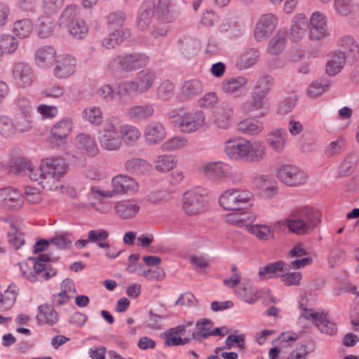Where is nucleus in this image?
<instances>
[{"label":"nucleus","instance_id":"72a5a7b5","mask_svg":"<svg viewBox=\"0 0 359 359\" xmlns=\"http://www.w3.org/2000/svg\"><path fill=\"white\" fill-rule=\"evenodd\" d=\"M186 330V326L179 325L175 327L170 328L165 333L164 344L167 346H175L187 344L189 342V338H182L180 335Z\"/></svg>","mask_w":359,"mask_h":359},{"label":"nucleus","instance_id":"473e14b6","mask_svg":"<svg viewBox=\"0 0 359 359\" xmlns=\"http://www.w3.org/2000/svg\"><path fill=\"white\" fill-rule=\"evenodd\" d=\"M287 265L283 261L270 263L259 269L258 276L260 279L265 280L281 276L280 273L287 271Z\"/></svg>","mask_w":359,"mask_h":359},{"label":"nucleus","instance_id":"8fccbe9b","mask_svg":"<svg viewBox=\"0 0 359 359\" xmlns=\"http://www.w3.org/2000/svg\"><path fill=\"white\" fill-rule=\"evenodd\" d=\"M83 118L92 125L97 126L103 121V112L98 107H90L83 110Z\"/></svg>","mask_w":359,"mask_h":359},{"label":"nucleus","instance_id":"de8ad7c7","mask_svg":"<svg viewBox=\"0 0 359 359\" xmlns=\"http://www.w3.org/2000/svg\"><path fill=\"white\" fill-rule=\"evenodd\" d=\"M238 130L243 134L255 135L262 131L263 125L259 121L245 119L238 124Z\"/></svg>","mask_w":359,"mask_h":359},{"label":"nucleus","instance_id":"052dcab7","mask_svg":"<svg viewBox=\"0 0 359 359\" xmlns=\"http://www.w3.org/2000/svg\"><path fill=\"white\" fill-rule=\"evenodd\" d=\"M15 135L12 118L6 115L0 116V135L4 138H11Z\"/></svg>","mask_w":359,"mask_h":359},{"label":"nucleus","instance_id":"cd10ccee","mask_svg":"<svg viewBox=\"0 0 359 359\" xmlns=\"http://www.w3.org/2000/svg\"><path fill=\"white\" fill-rule=\"evenodd\" d=\"M308 27V20L306 15L303 13L296 15L292 20L290 32V40L293 42L302 40L306 36Z\"/></svg>","mask_w":359,"mask_h":359},{"label":"nucleus","instance_id":"423d86ee","mask_svg":"<svg viewBox=\"0 0 359 359\" xmlns=\"http://www.w3.org/2000/svg\"><path fill=\"white\" fill-rule=\"evenodd\" d=\"M253 197V194L247 189H229L221 194L219 203L224 210H239L248 206Z\"/></svg>","mask_w":359,"mask_h":359},{"label":"nucleus","instance_id":"7c9ffc66","mask_svg":"<svg viewBox=\"0 0 359 359\" xmlns=\"http://www.w3.org/2000/svg\"><path fill=\"white\" fill-rule=\"evenodd\" d=\"M56 55L57 52L53 46H42L36 51V64L41 68L50 67L56 61Z\"/></svg>","mask_w":359,"mask_h":359},{"label":"nucleus","instance_id":"5701e85b","mask_svg":"<svg viewBox=\"0 0 359 359\" xmlns=\"http://www.w3.org/2000/svg\"><path fill=\"white\" fill-rule=\"evenodd\" d=\"M287 133L283 128H274L266 137L268 146L276 153H282L287 145Z\"/></svg>","mask_w":359,"mask_h":359},{"label":"nucleus","instance_id":"6e6552de","mask_svg":"<svg viewBox=\"0 0 359 359\" xmlns=\"http://www.w3.org/2000/svg\"><path fill=\"white\" fill-rule=\"evenodd\" d=\"M12 77L18 88L25 89L32 86L36 76L33 67L29 64L18 62L13 66Z\"/></svg>","mask_w":359,"mask_h":359},{"label":"nucleus","instance_id":"9d476101","mask_svg":"<svg viewBox=\"0 0 359 359\" xmlns=\"http://www.w3.org/2000/svg\"><path fill=\"white\" fill-rule=\"evenodd\" d=\"M183 209L187 214L194 215L203 212L205 208L204 191L192 189L184 193L182 198Z\"/></svg>","mask_w":359,"mask_h":359},{"label":"nucleus","instance_id":"9b49d317","mask_svg":"<svg viewBox=\"0 0 359 359\" xmlns=\"http://www.w3.org/2000/svg\"><path fill=\"white\" fill-rule=\"evenodd\" d=\"M111 186L116 195L134 194L139 191L140 184L133 177L119 174L111 179Z\"/></svg>","mask_w":359,"mask_h":359},{"label":"nucleus","instance_id":"3c124183","mask_svg":"<svg viewBox=\"0 0 359 359\" xmlns=\"http://www.w3.org/2000/svg\"><path fill=\"white\" fill-rule=\"evenodd\" d=\"M107 24L111 29H121L126 21V15L121 11L109 13L107 16Z\"/></svg>","mask_w":359,"mask_h":359},{"label":"nucleus","instance_id":"dca6fc26","mask_svg":"<svg viewBox=\"0 0 359 359\" xmlns=\"http://www.w3.org/2000/svg\"><path fill=\"white\" fill-rule=\"evenodd\" d=\"M72 129L71 121L67 118H62L52 127L49 137L50 142L53 147L64 144Z\"/></svg>","mask_w":359,"mask_h":359},{"label":"nucleus","instance_id":"7ed1b4c3","mask_svg":"<svg viewBox=\"0 0 359 359\" xmlns=\"http://www.w3.org/2000/svg\"><path fill=\"white\" fill-rule=\"evenodd\" d=\"M148 60V57L144 53H124L111 58L107 69L111 75L117 76L122 72H130L146 66Z\"/></svg>","mask_w":359,"mask_h":359},{"label":"nucleus","instance_id":"e433bc0d","mask_svg":"<svg viewBox=\"0 0 359 359\" xmlns=\"http://www.w3.org/2000/svg\"><path fill=\"white\" fill-rule=\"evenodd\" d=\"M287 35L286 30L279 29L271 39L267 48V52L275 55L282 53L286 46Z\"/></svg>","mask_w":359,"mask_h":359},{"label":"nucleus","instance_id":"bb28decb","mask_svg":"<svg viewBox=\"0 0 359 359\" xmlns=\"http://www.w3.org/2000/svg\"><path fill=\"white\" fill-rule=\"evenodd\" d=\"M233 114V107L228 103H223L215 111L214 123L217 128L226 130L231 126Z\"/></svg>","mask_w":359,"mask_h":359},{"label":"nucleus","instance_id":"f03ea898","mask_svg":"<svg viewBox=\"0 0 359 359\" xmlns=\"http://www.w3.org/2000/svg\"><path fill=\"white\" fill-rule=\"evenodd\" d=\"M321 214L309 206L297 207L292 209L287 218L275 223V228L285 226L289 231L297 235L311 232L320 222Z\"/></svg>","mask_w":359,"mask_h":359},{"label":"nucleus","instance_id":"aec40b11","mask_svg":"<svg viewBox=\"0 0 359 359\" xmlns=\"http://www.w3.org/2000/svg\"><path fill=\"white\" fill-rule=\"evenodd\" d=\"M154 112V106L146 103L129 107L125 111V116L133 121H146L153 117Z\"/></svg>","mask_w":359,"mask_h":359},{"label":"nucleus","instance_id":"680f3d73","mask_svg":"<svg viewBox=\"0 0 359 359\" xmlns=\"http://www.w3.org/2000/svg\"><path fill=\"white\" fill-rule=\"evenodd\" d=\"M118 94L121 96H131L140 94L138 85L135 79L126 80L119 83Z\"/></svg>","mask_w":359,"mask_h":359},{"label":"nucleus","instance_id":"13d9d810","mask_svg":"<svg viewBox=\"0 0 359 359\" xmlns=\"http://www.w3.org/2000/svg\"><path fill=\"white\" fill-rule=\"evenodd\" d=\"M47 97L60 99L63 97L65 90L62 85L55 82H48L44 84L41 92Z\"/></svg>","mask_w":359,"mask_h":359},{"label":"nucleus","instance_id":"6e6d98bb","mask_svg":"<svg viewBox=\"0 0 359 359\" xmlns=\"http://www.w3.org/2000/svg\"><path fill=\"white\" fill-rule=\"evenodd\" d=\"M187 138L182 136H175L165 141L161 147L163 151H176L183 149L188 145Z\"/></svg>","mask_w":359,"mask_h":359},{"label":"nucleus","instance_id":"a19ab883","mask_svg":"<svg viewBox=\"0 0 359 359\" xmlns=\"http://www.w3.org/2000/svg\"><path fill=\"white\" fill-rule=\"evenodd\" d=\"M39 314L36 318L39 322L54 325L58 320V314L56 311L48 304H43L38 308Z\"/></svg>","mask_w":359,"mask_h":359},{"label":"nucleus","instance_id":"2f4dec72","mask_svg":"<svg viewBox=\"0 0 359 359\" xmlns=\"http://www.w3.org/2000/svg\"><path fill=\"white\" fill-rule=\"evenodd\" d=\"M266 153V146L262 141L250 142L247 140L245 161L251 163H259L264 158Z\"/></svg>","mask_w":359,"mask_h":359},{"label":"nucleus","instance_id":"a18cd8bd","mask_svg":"<svg viewBox=\"0 0 359 359\" xmlns=\"http://www.w3.org/2000/svg\"><path fill=\"white\" fill-rule=\"evenodd\" d=\"M154 9L150 6H142L136 23L137 28L140 31L146 30L149 26L154 16Z\"/></svg>","mask_w":359,"mask_h":359},{"label":"nucleus","instance_id":"37998d69","mask_svg":"<svg viewBox=\"0 0 359 359\" xmlns=\"http://www.w3.org/2000/svg\"><path fill=\"white\" fill-rule=\"evenodd\" d=\"M126 33L127 32L124 29L114 30L102 39V46L107 49L115 48L124 41Z\"/></svg>","mask_w":359,"mask_h":359},{"label":"nucleus","instance_id":"5fc2aeb1","mask_svg":"<svg viewBox=\"0 0 359 359\" xmlns=\"http://www.w3.org/2000/svg\"><path fill=\"white\" fill-rule=\"evenodd\" d=\"M8 242L15 249H20L25 243L24 235L20 229L12 224L10 231L8 232Z\"/></svg>","mask_w":359,"mask_h":359},{"label":"nucleus","instance_id":"79ce46f5","mask_svg":"<svg viewBox=\"0 0 359 359\" xmlns=\"http://www.w3.org/2000/svg\"><path fill=\"white\" fill-rule=\"evenodd\" d=\"M239 299L249 304H252L259 299L258 292L250 284H243L235 291Z\"/></svg>","mask_w":359,"mask_h":359},{"label":"nucleus","instance_id":"0e129e2a","mask_svg":"<svg viewBox=\"0 0 359 359\" xmlns=\"http://www.w3.org/2000/svg\"><path fill=\"white\" fill-rule=\"evenodd\" d=\"M54 22L48 18L39 19L38 34L41 38H48L54 32Z\"/></svg>","mask_w":359,"mask_h":359},{"label":"nucleus","instance_id":"f257e3e1","mask_svg":"<svg viewBox=\"0 0 359 359\" xmlns=\"http://www.w3.org/2000/svg\"><path fill=\"white\" fill-rule=\"evenodd\" d=\"M11 167L14 168L15 173L27 175L43 188L55 191L59 189V180L68 170V165L62 157L43 158L38 168H34L29 161L18 159Z\"/></svg>","mask_w":359,"mask_h":359},{"label":"nucleus","instance_id":"a878e982","mask_svg":"<svg viewBox=\"0 0 359 359\" xmlns=\"http://www.w3.org/2000/svg\"><path fill=\"white\" fill-rule=\"evenodd\" d=\"M124 169L132 175L143 176L149 175L151 172L153 166L144 159L133 157L126 161Z\"/></svg>","mask_w":359,"mask_h":359},{"label":"nucleus","instance_id":"0eeeda50","mask_svg":"<svg viewBox=\"0 0 359 359\" xmlns=\"http://www.w3.org/2000/svg\"><path fill=\"white\" fill-rule=\"evenodd\" d=\"M337 14L344 18L352 27H359V3L355 0H334Z\"/></svg>","mask_w":359,"mask_h":359},{"label":"nucleus","instance_id":"c03bdc74","mask_svg":"<svg viewBox=\"0 0 359 359\" xmlns=\"http://www.w3.org/2000/svg\"><path fill=\"white\" fill-rule=\"evenodd\" d=\"M170 0H159L157 8V18L165 23L173 22L177 18V15L169 9Z\"/></svg>","mask_w":359,"mask_h":359},{"label":"nucleus","instance_id":"864d4df0","mask_svg":"<svg viewBox=\"0 0 359 359\" xmlns=\"http://www.w3.org/2000/svg\"><path fill=\"white\" fill-rule=\"evenodd\" d=\"M13 121L15 133H27L31 130L32 128V115L18 114Z\"/></svg>","mask_w":359,"mask_h":359},{"label":"nucleus","instance_id":"a211bd4d","mask_svg":"<svg viewBox=\"0 0 359 359\" xmlns=\"http://www.w3.org/2000/svg\"><path fill=\"white\" fill-rule=\"evenodd\" d=\"M24 204V199L16 189L6 187L0 189V205L11 210H20Z\"/></svg>","mask_w":359,"mask_h":359},{"label":"nucleus","instance_id":"f8f14e48","mask_svg":"<svg viewBox=\"0 0 359 359\" xmlns=\"http://www.w3.org/2000/svg\"><path fill=\"white\" fill-rule=\"evenodd\" d=\"M327 19L325 13L315 11L309 19V37L312 41H319L328 35Z\"/></svg>","mask_w":359,"mask_h":359},{"label":"nucleus","instance_id":"ea45409f","mask_svg":"<svg viewBox=\"0 0 359 359\" xmlns=\"http://www.w3.org/2000/svg\"><path fill=\"white\" fill-rule=\"evenodd\" d=\"M339 53H343L347 57H355L359 53V47L355 40L351 36H344L339 39Z\"/></svg>","mask_w":359,"mask_h":359},{"label":"nucleus","instance_id":"e2e57ef3","mask_svg":"<svg viewBox=\"0 0 359 359\" xmlns=\"http://www.w3.org/2000/svg\"><path fill=\"white\" fill-rule=\"evenodd\" d=\"M18 47V41L11 35H1L0 36V49L4 53H12Z\"/></svg>","mask_w":359,"mask_h":359},{"label":"nucleus","instance_id":"c756f323","mask_svg":"<svg viewBox=\"0 0 359 359\" xmlns=\"http://www.w3.org/2000/svg\"><path fill=\"white\" fill-rule=\"evenodd\" d=\"M266 96L252 91L251 100L244 102L241 105V109L245 113H252L260 111L259 116L262 117L266 113L263 111L266 109Z\"/></svg>","mask_w":359,"mask_h":359},{"label":"nucleus","instance_id":"f3484780","mask_svg":"<svg viewBox=\"0 0 359 359\" xmlns=\"http://www.w3.org/2000/svg\"><path fill=\"white\" fill-rule=\"evenodd\" d=\"M76 59L70 55H61L55 61L53 75L58 79H66L74 74Z\"/></svg>","mask_w":359,"mask_h":359},{"label":"nucleus","instance_id":"4468645a","mask_svg":"<svg viewBox=\"0 0 359 359\" xmlns=\"http://www.w3.org/2000/svg\"><path fill=\"white\" fill-rule=\"evenodd\" d=\"M115 215L122 220L135 218L141 210L140 202L134 198L118 201L114 204Z\"/></svg>","mask_w":359,"mask_h":359},{"label":"nucleus","instance_id":"09e8293b","mask_svg":"<svg viewBox=\"0 0 359 359\" xmlns=\"http://www.w3.org/2000/svg\"><path fill=\"white\" fill-rule=\"evenodd\" d=\"M13 30L17 36L25 39L32 34L33 24L29 19L19 20L14 22Z\"/></svg>","mask_w":359,"mask_h":359},{"label":"nucleus","instance_id":"774afa93","mask_svg":"<svg viewBox=\"0 0 359 359\" xmlns=\"http://www.w3.org/2000/svg\"><path fill=\"white\" fill-rule=\"evenodd\" d=\"M210 324L211 321L208 319H203L201 321H198L196 323L197 331L193 332L191 334L192 339L198 341L210 336V329L207 327V326Z\"/></svg>","mask_w":359,"mask_h":359},{"label":"nucleus","instance_id":"1a4fd4ad","mask_svg":"<svg viewBox=\"0 0 359 359\" xmlns=\"http://www.w3.org/2000/svg\"><path fill=\"white\" fill-rule=\"evenodd\" d=\"M278 179L289 187H297L306 183V173L299 168L292 165H283L277 172Z\"/></svg>","mask_w":359,"mask_h":359},{"label":"nucleus","instance_id":"bf43d9fd","mask_svg":"<svg viewBox=\"0 0 359 359\" xmlns=\"http://www.w3.org/2000/svg\"><path fill=\"white\" fill-rule=\"evenodd\" d=\"M67 27L69 29V34L76 39H83L88 32V25L83 20L80 18L74 21Z\"/></svg>","mask_w":359,"mask_h":359},{"label":"nucleus","instance_id":"69168bd1","mask_svg":"<svg viewBox=\"0 0 359 359\" xmlns=\"http://www.w3.org/2000/svg\"><path fill=\"white\" fill-rule=\"evenodd\" d=\"M272 85V78L269 76H263L258 79L252 91L266 97Z\"/></svg>","mask_w":359,"mask_h":359},{"label":"nucleus","instance_id":"c9c22d12","mask_svg":"<svg viewBox=\"0 0 359 359\" xmlns=\"http://www.w3.org/2000/svg\"><path fill=\"white\" fill-rule=\"evenodd\" d=\"M259 55V51L257 48H246L241 53L236 66L241 70L249 69L258 62Z\"/></svg>","mask_w":359,"mask_h":359},{"label":"nucleus","instance_id":"393cba45","mask_svg":"<svg viewBox=\"0 0 359 359\" xmlns=\"http://www.w3.org/2000/svg\"><path fill=\"white\" fill-rule=\"evenodd\" d=\"M248 83V79L243 76L225 79L222 83L224 93L240 97L245 94L244 88Z\"/></svg>","mask_w":359,"mask_h":359},{"label":"nucleus","instance_id":"4d7b16f0","mask_svg":"<svg viewBox=\"0 0 359 359\" xmlns=\"http://www.w3.org/2000/svg\"><path fill=\"white\" fill-rule=\"evenodd\" d=\"M79 8L74 5H69L65 8L60 18V25L67 27L79 18L77 17Z\"/></svg>","mask_w":359,"mask_h":359},{"label":"nucleus","instance_id":"4be33fe9","mask_svg":"<svg viewBox=\"0 0 359 359\" xmlns=\"http://www.w3.org/2000/svg\"><path fill=\"white\" fill-rule=\"evenodd\" d=\"M75 146L81 152L93 157L99 152L95 137L88 133H81L75 137Z\"/></svg>","mask_w":359,"mask_h":359},{"label":"nucleus","instance_id":"20e7f679","mask_svg":"<svg viewBox=\"0 0 359 359\" xmlns=\"http://www.w3.org/2000/svg\"><path fill=\"white\" fill-rule=\"evenodd\" d=\"M98 142L100 147L107 151H115L121 147L118 128V116L107 118L99 131Z\"/></svg>","mask_w":359,"mask_h":359},{"label":"nucleus","instance_id":"b1692460","mask_svg":"<svg viewBox=\"0 0 359 359\" xmlns=\"http://www.w3.org/2000/svg\"><path fill=\"white\" fill-rule=\"evenodd\" d=\"M200 171L205 177L215 182L227 177L224 165L221 161L205 163L201 165Z\"/></svg>","mask_w":359,"mask_h":359},{"label":"nucleus","instance_id":"2eb2a0df","mask_svg":"<svg viewBox=\"0 0 359 359\" xmlns=\"http://www.w3.org/2000/svg\"><path fill=\"white\" fill-rule=\"evenodd\" d=\"M167 136L165 126L160 121L149 123L143 131L144 142L148 146H155L161 143Z\"/></svg>","mask_w":359,"mask_h":359},{"label":"nucleus","instance_id":"338daca9","mask_svg":"<svg viewBox=\"0 0 359 359\" xmlns=\"http://www.w3.org/2000/svg\"><path fill=\"white\" fill-rule=\"evenodd\" d=\"M316 325L318 327L322 333H325L329 335H333L337 332V328L336 325L329 320L327 316L323 313L320 318H318V321Z\"/></svg>","mask_w":359,"mask_h":359},{"label":"nucleus","instance_id":"58836bf2","mask_svg":"<svg viewBox=\"0 0 359 359\" xmlns=\"http://www.w3.org/2000/svg\"><path fill=\"white\" fill-rule=\"evenodd\" d=\"M346 55L343 53L334 52L330 55L327 62L326 72L330 76L338 74L346 63Z\"/></svg>","mask_w":359,"mask_h":359},{"label":"nucleus","instance_id":"412c9836","mask_svg":"<svg viewBox=\"0 0 359 359\" xmlns=\"http://www.w3.org/2000/svg\"><path fill=\"white\" fill-rule=\"evenodd\" d=\"M118 128L121 144L124 143L127 146L133 147L141 137V131L137 126L129 123H122L119 117Z\"/></svg>","mask_w":359,"mask_h":359},{"label":"nucleus","instance_id":"f704fd0d","mask_svg":"<svg viewBox=\"0 0 359 359\" xmlns=\"http://www.w3.org/2000/svg\"><path fill=\"white\" fill-rule=\"evenodd\" d=\"M135 79L138 85L140 94L147 93L154 86L156 79V73L150 69L139 72Z\"/></svg>","mask_w":359,"mask_h":359},{"label":"nucleus","instance_id":"49530a36","mask_svg":"<svg viewBox=\"0 0 359 359\" xmlns=\"http://www.w3.org/2000/svg\"><path fill=\"white\" fill-rule=\"evenodd\" d=\"M175 84L170 80H164L161 82L157 88L156 95L160 100L168 101L175 95Z\"/></svg>","mask_w":359,"mask_h":359},{"label":"nucleus","instance_id":"6ab92c4d","mask_svg":"<svg viewBox=\"0 0 359 359\" xmlns=\"http://www.w3.org/2000/svg\"><path fill=\"white\" fill-rule=\"evenodd\" d=\"M247 140L229 139L224 143V151L233 160H245L246 157Z\"/></svg>","mask_w":359,"mask_h":359},{"label":"nucleus","instance_id":"c85d7f7f","mask_svg":"<svg viewBox=\"0 0 359 359\" xmlns=\"http://www.w3.org/2000/svg\"><path fill=\"white\" fill-rule=\"evenodd\" d=\"M204 90L201 81L191 79L185 81L180 89V98L182 101L191 100L199 96Z\"/></svg>","mask_w":359,"mask_h":359},{"label":"nucleus","instance_id":"ddd939ff","mask_svg":"<svg viewBox=\"0 0 359 359\" xmlns=\"http://www.w3.org/2000/svg\"><path fill=\"white\" fill-rule=\"evenodd\" d=\"M278 19L273 13L262 15L259 19L254 32V36L257 41H262L270 36L276 28Z\"/></svg>","mask_w":359,"mask_h":359},{"label":"nucleus","instance_id":"39448f33","mask_svg":"<svg viewBox=\"0 0 359 359\" xmlns=\"http://www.w3.org/2000/svg\"><path fill=\"white\" fill-rule=\"evenodd\" d=\"M205 116L201 111L182 109L173 116L175 126L182 133L196 132L205 126Z\"/></svg>","mask_w":359,"mask_h":359},{"label":"nucleus","instance_id":"603ef678","mask_svg":"<svg viewBox=\"0 0 359 359\" xmlns=\"http://www.w3.org/2000/svg\"><path fill=\"white\" fill-rule=\"evenodd\" d=\"M154 163L156 170L161 172H168L176 165L175 158L171 155L158 156Z\"/></svg>","mask_w":359,"mask_h":359},{"label":"nucleus","instance_id":"4c0bfd02","mask_svg":"<svg viewBox=\"0 0 359 359\" xmlns=\"http://www.w3.org/2000/svg\"><path fill=\"white\" fill-rule=\"evenodd\" d=\"M245 228L250 233L261 241H269L274 239V231L270 226L266 224H248L245 225Z\"/></svg>","mask_w":359,"mask_h":359}]
</instances>
